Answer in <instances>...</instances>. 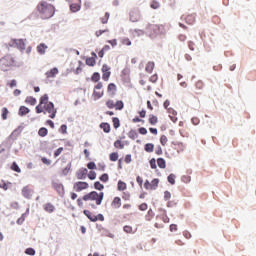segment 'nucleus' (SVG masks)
<instances>
[{
    "label": "nucleus",
    "instance_id": "3",
    "mask_svg": "<svg viewBox=\"0 0 256 256\" xmlns=\"http://www.w3.org/2000/svg\"><path fill=\"white\" fill-rule=\"evenodd\" d=\"M15 60L11 55L4 56L0 59V69L1 71H9V68L13 67Z\"/></svg>",
    "mask_w": 256,
    "mask_h": 256
},
{
    "label": "nucleus",
    "instance_id": "62",
    "mask_svg": "<svg viewBox=\"0 0 256 256\" xmlns=\"http://www.w3.org/2000/svg\"><path fill=\"white\" fill-rule=\"evenodd\" d=\"M159 7H160L159 2H157V1L152 2V4H151L152 9H159Z\"/></svg>",
    "mask_w": 256,
    "mask_h": 256
},
{
    "label": "nucleus",
    "instance_id": "63",
    "mask_svg": "<svg viewBox=\"0 0 256 256\" xmlns=\"http://www.w3.org/2000/svg\"><path fill=\"white\" fill-rule=\"evenodd\" d=\"M41 161H42V163H44V165H51V160H49V159H47V158H45V157H43V158L41 159Z\"/></svg>",
    "mask_w": 256,
    "mask_h": 256
},
{
    "label": "nucleus",
    "instance_id": "15",
    "mask_svg": "<svg viewBox=\"0 0 256 256\" xmlns=\"http://www.w3.org/2000/svg\"><path fill=\"white\" fill-rule=\"evenodd\" d=\"M100 128L104 131V133H111V125L107 122H102L100 124Z\"/></svg>",
    "mask_w": 256,
    "mask_h": 256
},
{
    "label": "nucleus",
    "instance_id": "22",
    "mask_svg": "<svg viewBox=\"0 0 256 256\" xmlns=\"http://www.w3.org/2000/svg\"><path fill=\"white\" fill-rule=\"evenodd\" d=\"M128 137L135 141L139 137V134L137 133L136 130H130L128 133Z\"/></svg>",
    "mask_w": 256,
    "mask_h": 256
},
{
    "label": "nucleus",
    "instance_id": "57",
    "mask_svg": "<svg viewBox=\"0 0 256 256\" xmlns=\"http://www.w3.org/2000/svg\"><path fill=\"white\" fill-rule=\"evenodd\" d=\"M169 199H171V192L165 191L164 192V200L169 201Z\"/></svg>",
    "mask_w": 256,
    "mask_h": 256
},
{
    "label": "nucleus",
    "instance_id": "39",
    "mask_svg": "<svg viewBox=\"0 0 256 256\" xmlns=\"http://www.w3.org/2000/svg\"><path fill=\"white\" fill-rule=\"evenodd\" d=\"M155 29H158V35H165V26L163 25H157Z\"/></svg>",
    "mask_w": 256,
    "mask_h": 256
},
{
    "label": "nucleus",
    "instance_id": "21",
    "mask_svg": "<svg viewBox=\"0 0 256 256\" xmlns=\"http://www.w3.org/2000/svg\"><path fill=\"white\" fill-rule=\"evenodd\" d=\"M157 165L160 169H165V167H167V162H165V159L163 158H158Z\"/></svg>",
    "mask_w": 256,
    "mask_h": 256
},
{
    "label": "nucleus",
    "instance_id": "13",
    "mask_svg": "<svg viewBox=\"0 0 256 256\" xmlns=\"http://www.w3.org/2000/svg\"><path fill=\"white\" fill-rule=\"evenodd\" d=\"M59 74V69L52 68L50 71L45 73L47 79L55 78Z\"/></svg>",
    "mask_w": 256,
    "mask_h": 256
},
{
    "label": "nucleus",
    "instance_id": "9",
    "mask_svg": "<svg viewBox=\"0 0 256 256\" xmlns=\"http://www.w3.org/2000/svg\"><path fill=\"white\" fill-rule=\"evenodd\" d=\"M22 195L25 197V199H31V197H33V190H31L29 186H25L22 189Z\"/></svg>",
    "mask_w": 256,
    "mask_h": 256
},
{
    "label": "nucleus",
    "instance_id": "45",
    "mask_svg": "<svg viewBox=\"0 0 256 256\" xmlns=\"http://www.w3.org/2000/svg\"><path fill=\"white\" fill-rule=\"evenodd\" d=\"M175 178H176L175 174H170V175L168 176V182H169L171 185H175Z\"/></svg>",
    "mask_w": 256,
    "mask_h": 256
},
{
    "label": "nucleus",
    "instance_id": "32",
    "mask_svg": "<svg viewBox=\"0 0 256 256\" xmlns=\"http://www.w3.org/2000/svg\"><path fill=\"white\" fill-rule=\"evenodd\" d=\"M127 184L121 180L118 181V191H125Z\"/></svg>",
    "mask_w": 256,
    "mask_h": 256
},
{
    "label": "nucleus",
    "instance_id": "34",
    "mask_svg": "<svg viewBox=\"0 0 256 256\" xmlns=\"http://www.w3.org/2000/svg\"><path fill=\"white\" fill-rule=\"evenodd\" d=\"M112 122L114 125V129H119V127H121V122L119 121V118L113 117Z\"/></svg>",
    "mask_w": 256,
    "mask_h": 256
},
{
    "label": "nucleus",
    "instance_id": "18",
    "mask_svg": "<svg viewBox=\"0 0 256 256\" xmlns=\"http://www.w3.org/2000/svg\"><path fill=\"white\" fill-rule=\"evenodd\" d=\"M44 211H47V213H53V211H55V206L51 203H47L44 205Z\"/></svg>",
    "mask_w": 256,
    "mask_h": 256
},
{
    "label": "nucleus",
    "instance_id": "31",
    "mask_svg": "<svg viewBox=\"0 0 256 256\" xmlns=\"http://www.w3.org/2000/svg\"><path fill=\"white\" fill-rule=\"evenodd\" d=\"M114 147L116 149H125V144L123 142H121V140H116L114 142Z\"/></svg>",
    "mask_w": 256,
    "mask_h": 256
},
{
    "label": "nucleus",
    "instance_id": "24",
    "mask_svg": "<svg viewBox=\"0 0 256 256\" xmlns=\"http://www.w3.org/2000/svg\"><path fill=\"white\" fill-rule=\"evenodd\" d=\"M151 185V190L155 191L157 189V187H159V179L155 178L151 181L150 183Z\"/></svg>",
    "mask_w": 256,
    "mask_h": 256
},
{
    "label": "nucleus",
    "instance_id": "2",
    "mask_svg": "<svg viewBox=\"0 0 256 256\" xmlns=\"http://www.w3.org/2000/svg\"><path fill=\"white\" fill-rule=\"evenodd\" d=\"M103 197H105V193L97 191H92L83 196V201H96V205H101L103 203Z\"/></svg>",
    "mask_w": 256,
    "mask_h": 256
},
{
    "label": "nucleus",
    "instance_id": "59",
    "mask_svg": "<svg viewBox=\"0 0 256 256\" xmlns=\"http://www.w3.org/2000/svg\"><path fill=\"white\" fill-rule=\"evenodd\" d=\"M140 135H147V128L141 127L138 129Z\"/></svg>",
    "mask_w": 256,
    "mask_h": 256
},
{
    "label": "nucleus",
    "instance_id": "33",
    "mask_svg": "<svg viewBox=\"0 0 256 256\" xmlns=\"http://www.w3.org/2000/svg\"><path fill=\"white\" fill-rule=\"evenodd\" d=\"M157 122H158L157 116L151 114L149 116V123H150V125H157Z\"/></svg>",
    "mask_w": 256,
    "mask_h": 256
},
{
    "label": "nucleus",
    "instance_id": "27",
    "mask_svg": "<svg viewBox=\"0 0 256 256\" xmlns=\"http://www.w3.org/2000/svg\"><path fill=\"white\" fill-rule=\"evenodd\" d=\"M185 21L188 25H193L195 23V16L194 15H188L185 18Z\"/></svg>",
    "mask_w": 256,
    "mask_h": 256
},
{
    "label": "nucleus",
    "instance_id": "38",
    "mask_svg": "<svg viewBox=\"0 0 256 256\" xmlns=\"http://www.w3.org/2000/svg\"><path fill=\"white\" fill-rule=\"evenodd\" d=\"M109 17H110L109 12H106L105 15L101 18V23L103 25L107 24V22L109 21Z\"/></svg>",
    "mask_w": 256,
    "mask_h": 256
},
{
    "label": "nucleus",
    "instance_id": "6",
    "mask_svg": "<svg viewBox=\"0 0 256 256\" xmlns=\"http://www.w3.org/2000/svg\"><path fill=\"white\" fill-rule=\"evenodd\" d=\"M52 187L58 193L59 197H65V186L59 181H53Z\"/></svg>",
    "mask_w": 256,
    "mask_h": 256
},
{
    "label": "nucleus",
    "instance_id": "17",
    "mask_svg": "<svg viewBox=\"0 0 256 256\" xmlns=\"http://www.w3.org/2000/svg\"><path fill=\"white\" fill-rule=\"evenodd\" d=\"M153 69H155V62H148L146 64V68H145V71L147 73H153Z\"/></svg>",
    "mask_w": 256,
    "mask_h": 256
},
{
    "label": "nucleus",
    "instance_id": "19",
    "mask_svg": "<svg viewBox=\"0 0 256 256\" xmlns=\"http://www.w3.org/2000/svg\"><path fill=\"white\" fill-rule=\"evenodd\" d=\"M153 149H155V145H153V143H147L144 146V151H146V153H153Z\"/></svg>",
    "mask_w": 256,
    "mask_h": 256
},
{
    "label": "nucleus",
    "instance_id": "41",
    "mask_svg": "<svg viewBox=\"0 0 256 256\" xmlns=\"http://www.w3.org/2000/svg\"><path fill=\"white\" fill-rule=\"evenodd\" d=\"M100 181H102V183H107V181H109V174L104 173L100 176Z\"/></svg>",
    "mask_w": 256,
    "mask_h": 256
},
{
    "label": "nucleus",
    "instance_id": "44",
    "mask_svg": "<svg viewBox=\"0 0 256 256\" xmlns=\"http://www.w3.org/2000/svg\"><path fill=\"white\" fill-rule=\"evenodd\" d=\"M119 159V154L117 152H113L110 154V161H117Z\"/></svg>",
    "mask_w": 256,
    "mask_h": 256
},
{
    "label": "nucleus",
    "instance_id": "40",
    "mask_svg": "<svg viewBox=\"0 0 256 256\" xmlns=\"http://www.w3.org/2000/svg\"><path fill=\"white\" fill-rule=\"evenodd\" d=\"M88 179H90V181H95V179H97V173L95 171H90L88 173Z\"/></svg>",
    "mask_w": 256,
    "mask_h": 256
},
{
    "label": "nucleus",
    "instance_id": "7",
    "mask_svg": "<svg viewBox=\"0 0 256 256\" xmlns=\"http://www.w3.org/2000/svg\"><path fill=\"white\" fill-rule=\"evenodd\" d=\"M23 39H13L10 41V47H17L20 51H25V42Z\"/></svg>",
    "mask_w": 256,
    "mask_h": 256
},
{
    "label": "nucleus",
    "instance_id": "26",
    "mask_svg": "<svg viewBox=\"0 0 256 256\" xmlns=\"http://www.w3.org/2000/svg\"><path fill=\"white\" fill-rule=\"evenodd\" d=\"M47 133H49V130H47L45 127L40 128L38 131V135L40 137H47Z\"/></svg>",
    "mask_w": 256,
    "mask_h": 256
},
{
    "label": "nucleus",
    "instance_id": "11",
    "mask_svg": "<svg viewBox=\"0 0 256 256\" xmlns=\"http://www.w3.org/2000/svg\"><path fill=\"white\" fill-rule=\"evenodd\" d=\"M69 7L72 13H78V11H81V3L79 2H72L69 4Z\"/></svg>",
    "mask_w": 256,
    "mask_h": 256
},
{
    "label": "nucleus",
    "instance_id": "61",
    "mask_svg": "<svg viewBox=\"0 0 256 256\" xmlns=\"http://www.w3.org/2000/svg\"><path fill=\"white\" fill-rule=\"evenodd\" d=\"M123 231L125 233H131L133 231V228L131 226H124Z\"/></svg>",
    "mask_w": 256,
    "mask_h": 256
},
{
    "label": "nucleus",
    "instance_id": "14",
    "mask_svg": "<svg viewBox=\"0 0 256 256\" xmlns=\"http://www.w3.org/2000/svg\"><path fill=\"white\" fill-rule=\"evenodd\" d=\"M83 213L85 216H87L89 221H91L92 223H97V216H95L93 213H91V211L84 210Z\"/></svg>",
    "mask_w": 256,
    "mask_h": 256
},
{
    "label": "nucleus",
    "instance_id": "56",
    "mask_svg": "<svg viewBox=\"0 0 256 256\" xmlns=\"http://www.w3.org/2000/svg\"><path fill=\"white\" fill-rule=\"evenodd\" d=\"M87 168L93 171V169H97V165L95 164V162H89L87 164Z\"/></svg>",
    "mask_w": 256,
    "mask_h": 256
},
{
    "label": "nucleus",
    "instance_id": "50",
    "mask_svg": "<svg viewBox=\"0 0 256 256\" xmlns=\"http://www.w3.org/2000/svg\"><path fill=\"white\" fill-rule=\"evenodd\" d=\"M117 91V86L114 83L108 85V92Z\"/></svg>",
    "mask_w": 256,
    "mask_h": 256
},
{
    "label": "nucleus",
    "instance_id": "1",
    "mask_svg": "<svg viewBox=\"0 0 256 256\" xmlns=\"http://www.w3.org/2000/svg\"><path fill=\"white\" fill-rule=\"evenodd\" d=\"M38 11L41 19H51L55 15V7L45 1L38 5Z\"/></svg>",
    "mask_w": 256,
    "mask_h": 256
},
{
    "label": "nucleus",
    "instance_id": "60",
    "mask_svg": "<svg viewBox=\"0 0 256 256\" xmlns=\"http://www.w3.org/2000/svg\"><path fill=\"white\" fill-rule=\"evenodd\" d=\"M168 113L170 114V115H174V117H177V111L175 110V109H173V108H168Z\"/></svg>",
    "mask_w": 256,
    "mask_h": 256
},
{
    "label": "nucleus",
    "instance_id": "12",
    "mask_svg": "<svg viewBox=\"0 0 256 256\" xmlns=\"http://www.w3.org/2000/svg\"><path fill=\"white\" fill-rule=\"evenodd\" d=\"M36 49L39 55H45L47 49H49V46H47L45 43H40Z\"/></svg>",
    "mask_w": 256,
    "mask_h": 256
},
{
    "label": "nucleus",
    "instance_id": "10",
    "mask_svg": "<svg viewBox=\"0 0 256 256\" xmlns=\"http://www.w3.org/2000/svg\"><path fill=\"white\" fill-rule=\"evenodd\" d=\"M87 173H88L87 168L79 169V171L76 173L77 179H81V180L87 179Z\"/></svg>",
    "mask_w": 256,
    "mask_h": 256
},
{
    "label": "nucleus",
    "instance_id": "36",
    "mask_svg": "<svg viewBox=\"0 0 256 256\" xmlns=\"http://www.w3.org/2000/svg\"><path fill=\"white\" fill-rule=\"evenodd\" d=\"M25 101L26 103H29V105H35V103H37V99L31 96H28Z\"/></svg>",
    "mask_w": 256,
    "mask_h": 256
},
{
    "label": "nucleus",
    "instance_id": "20",
    "mask_svg": "<svg viewBox=\"0 0 256 256\" xmlns=\"http://www.w3.org/2000/svg\"><path fill=\"white\" fill-rule=\"evenodd\" d=\"M114 107H115L116 111H123V107H125V104L123 103V101L118 100L114 104Z\"/></svg>",
    "mask_w": 256,
    "mask_h": 256
},
{
    "label": "nucleus",
    "instance_id": "54",
    "mask_svg": "<svg viewBox=\"0 0 256 256\" xmlns=\"http://www.w3.org/2000/svg\"><path fill=\"white\" fill-rule=\"evenodd\" d=\"M134 33H135V35H137V37H141V35H145V31H143L141 29H135Z\"/></svg>",
    "mask_w": 256,
    "mask_h": 256
},
{
    "label": "nucleus",
    "instance_id": "35",
    "mask_svg": "<svg viewBox=\"0 0 256 256\" xmlns=\"http://www.w3.org/2000/svg\"><path fill=\"white\" fill-rule=\"evenodd\" d=\"M112 205H115L117 207V209H119V207H121V198L115 197L112 202Z\"/></svg>",
    "mask_w": 256,
    "mask_h": 256
},
{
    "label": "nucleus",
    "instance_id": "52",
    "mask_svg": "<svg viewBox=\"0 0 256 256\" xmlns=\"http://www.w3.org/2000/svg\"><path fill=\"white\" fill-rule=\"evenodd\" d=\"M106 106L108 107V109H113L115 107V102H113V100H108L106 102Z\"/></svg>",
    "mask_w": 256,
    "mask_h": 256
},
{
    "label": "nucleus",
    "instance_id": "30",
    "mask_svg": "<svg viewBox=\"0 0 256 256\" xmlns=\"http://www.w3.org/2000/svg\"><path fill=\"white\" fill-rule=\"evenodd\" d=\"M94 189H96L97 191H103L105 189V186L101 184V182L96 181L94 183Z\"/></svg>",
    "mask_w": 256,
    "mask_h": 256
},
{
    "label": "nucleus",
    "instance_id": "25",
    "mask_svg": "<svg viewBox=\"0 0 256 256\" xmlns=\"http://www.w3.org/2000/svg\"><path fill=\"white\" fill-rule=\"evenodd\" d=\"M91 79L94 83H99L101 80V74H99V72H94Z\"/></svg>",
    "mask_w": 256,
    "mask_h": 256
},
{
    "label": "nucleus",
    "instance_id": "46",
    "mask_svg": "<svg viewBox=\"0 0 256 256\" xmlns=\"http://www.w3.org/2000/svg\"><path fill=\"white\" fill-rule=\"evenodd\" d=\"M109 77H111V71L110 72H103V74H102L103 81H109Z\"/></svg>",
    "mask_w": 256,
    "mask_h": 256
},
{
    "label": "nucleus",
    "instance_id": "43",
    "mask_svg": "<svg viewBox=\"0 0 256 256\" xmlns=\"http://www.w3.org/2000/svg\"><path fill=\"white\" fill-rule=\"evenodd\" d=\"M0 189H4V191H7L9 189V184L5 182V180H2L0 182Z\"/></svg>",
    "mask_w": 256,
    "mask_h": 256
},
{
    "label": "nucleus",
    "instance_id": "47",
    "mask_svg": "<svg viewBox=\"0 0 256 256\" xmlns=\"http://www.w3.org/2000/svg\"><path fill=\"white\" fill-rule=\"evenodd\" d=\"M69 171H71V163H69L63 170L62 173L63 175H68Z\"/></svg>",
    "mask_w": 256,
    "mask_h": 256
},
{
    "label": "nucleus",
    "instance_id": "42",
    "mask_svg": "<svg viewBox=\"0 0 256 256\" xmlns=\"http://www.w3.org/2000/svg\"><path fill=\"white\" fill-rule=\"evenodd\" d=\"M7 115H9V110L7 107L2 108V119L5 121L7 120Z\"/></svg>",
    "mask_w": 256,
    "mask_h": 256
},
{
    "label": "nucleus",
    "instance_id": "53",
    "mask_svg": "<svg viewBox=\"0 0 256 256\" xmlns=\"http://www.w3.org/2000/svg\"><path fill=\"white\" fill-rule=\"evenodd\" d=\"M110 71H111V67H109L107 64H103L102 73H108Z\"/></svg>",
    "mask_w": 256,
    "mask_h": 256
},
{
    "label": "nucleus",
    "instance_id": "55",
    "mask_svg": "<svg viewBox=\"0 0 256 256\" xmlns=\"http://www.w3.org/2000/svg\"><path fill=\"white\" fill-rule=\"evenodd\" d=\"M160 143L163 146L167 145V136L162 135L161 138H160Z\"/></svg>",
    "mask_w": 256,
    "mask_h": 256
},
{
    "label": "nucleus",
    "instance_id": "23",
    "mask_svg": "<svg viewBox=\"0 0 256 256\" xmlns=\"http://www.w3.org/2000/svg\"><path fill=\"white\" fill-rule=\"evenodd\" d=\"M95 58L94 57H88L86 58V65H88V67H95Z\"/></svg>",
    "mask_w": 256,
    "mask_h": 256
},
{
    "label": "nucleus",
    "instance_id": "37",
    "mask_svg": "<svg viewBox=\"0 0 256 256\" xmlns=\"http://www.w3.org/2000/svg\"><path fill=\"white\" fill-rule=\"evenodd\" d=\"M12 171H15V173H21V168H19V165L16 164V162H13L11 165Z\"/></svg>",
    "mask_w": 256,
    "mask_h": 256
},
{
    "label": "nucleus",
    "instance_id": "51",
    "mask_svg": "<svg viewBox=\"0 0 256 256\" xmlns=\"http://www.w3.org/2000/svg\"><path fill=\"white\" fill-rule=\"evenodd\" d=\"M59 133H62L63 135H65L67 133V125L65 124L61 125L59 129Z\"/></svg>",
    "mask_w": 256,
    "mask_h": 256
},
{
    "label": "nucleus",
    "instance_id": "64",
    "mask_svg": "<svg viewBox=\"0 0 256 256\" xmlns=\"http://www.w3.org/2000/svg\"><path fill=\"white\" fill-rule=\"evenodd\" d=\"M147 203H142L140 206H139V209L140 211H147Z\"/></svg>",
    "mask_w": 256,
    "mask_h": 256
},
{
    "label": "nucleus",
    "instance_id": "49",
    "mask_svg": "<svg viewBox=\"0 0 256 256\" xmlns=\"http://www.w3.org/2000/svg\"><path fill=\"white\" fill-rule=\"evenodd\" d=\"M150 167L151 169H157V160H155V158L150 160Z\"/></svg>",
    "mask_w": 256,
    "mask_h": 256
},
{
    "label": "nucleus",
    "instance_id": "5",
    "mask_svg": "<svg viewBox=\"0 0 256 256\" xmlns=\"http://www.w3.org/2000/svg\"><path fill=\"white\" fill-rule=\"evenodd\" d=\"M44 109L45 111H47V113L50 114V119H55L57 115V109H55V104H53V102H48L47 104H45Z\"/></svg>",
    "mask_w": 256,
    "mask_h": 256
},
{
    "label": "nucleus",
    "instance_id": "4",
    "mask_svg": "<svg viewBox=\"0 0 256 256\" xmlns=\"http://www.w3.org/2000/svg\"><path fill=\"white\" fill-rule=\"evenodd\" d=\"M157 27V24H148L146 27V33L151 37V39H155L157 35H159V30Z\"/></svg>",
    "mask_w": 256,
    "mask_h": 256
},
{
    "label": "nucleus",
    "instance_id": "58",
    "mask_svg": "<svg viewBox=\"0 0 256 256\" xmlns=\"http://www.w3.org/2000/svg\"><path fill=\"white\" fill-rule=\"evenodd\" d=\"M61 153H63V147L58 148V149L54 152V157H59V155H61Z\"/></svg>",
    "mask_w": 256,
    "mask_h": 256
},
{
    "label": "nucleus",
    "instance_id": "16",
    "mask_svg": "<svg viewBox=\"0 0 256 256\" xmlns=\"http://www.w3.org/2000/svg\"><path fill=\"white\" fill-rule=\"evenodd\" d=\"M29 108L25 107V106H21L19 108V112L18 115H20V117H24V115H27L29 113Z\"/></svg>",
    "mask_w": 256,
    "mask_h": 256
},
{
    "label": "nucleus",
    "instance_id": "28",
    "mask_svg": "<svg viewBox=\"0 0 256 256\" xmlns=\"http://www.w3.org/2000/svg\"><path fill=\"white\" fill-rule=\"evenodd\" d=\"M155 217V212L153 209H149L147 215L145 216L146 221H151Z\"/></svg>",
    "mask_w": 256,
    "mask_h": 256
},
{
    "label": "nucleus",
    "instance_id": "8",
    "mask_svg": "<svg viewBox=\"0 0 256 256\" xmlns=\"http://www.w3.org/2000/svg\"><path fill=\"white\" fill-rule=\"evenodd\" d=\"M84 189H89V183L80 181L74 184V190L77 193H81V191H84Z\"/></svg>",
    "mask_w": 256,
    "mask_h": 256
},
{
    "label": "nucleus",
    "instance_id": "48",
    "mask_svg": "<svg viewBox=\"0 0 256 256\" xmlns=\"http://www.w3.org/2000/svg\"><path fill=\"white\" fill-rule=\"evenodd\" d=\"M25 254H26V255L35 256V249H33V248H27V249L25 250Z\"/></svg>",
    "mask_w": 256,
    "mask_h": 256
},
{
    "label": "nucleus",
    "instance_id": "29",
    "mask_svg": "<svg viewBox=\"0 0 256 256\" xmlns=\"http://www.w3.org/2000/svg\"><path fill=\"white\" fill-rule=\"evenodd\" d=\"M47 103H49V96L45 94L40 98L39 105H47Z\"/></svg>",
    "mask_w": 256,
    "mask_h": 256
}]
</instances>
